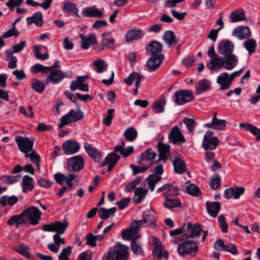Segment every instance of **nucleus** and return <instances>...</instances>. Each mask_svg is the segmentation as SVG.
<instances>
[{
  "label": "nucleus",
  "mask_w": 260,
  "mask_h": 260,
  "mask_svg": "<svg viewBox=\"0 0 260 260\" xmlns=\"http://www.w3.org/2000/svg\"><path fill=\"white\" fill-rule=\"evenodd\" d=\"M234 46L229 40H223L218 45L219 53L224 55L222 57L223 67L227 70L233 69L238 62V57L233 53Z\"/></svg>",
  "instance_id": "obj_1"
},
{
  "label": "nucleus",
  "mask_w": 260,
  "mask_h": 260,
  "mask_svg": "<svg viewBox=\"0 0 260 260\" xmlns=\"http://www.w3.org/2000/svg\"><path fill=\"white\" fill-rule=\"evenodd\" d=\"M174 243L175 244H178L177 250L180 256L190 255L194 257L198 253L199 246L196 241L188 240L182 236L180 238H175Z\"/></svg>",
  "instance_id": "obj_2"
},
{
  "label": "nucleus",
  "mask_w": 260,
  "mask_h": 260,
  "mask_svg": "<svg viewBox=\"0 0 260 260\" xmlns=\"http://www.w3.org/2000/svg\"><path fill=\"white\" fill-rule=\"evenodd\" d=\"M128 247L120 243L109 249L106 260H127L128 258Z\"/></svg>",
  "instance_id": "obj_3"
},
{
  "label": "nucleus",
  "mask_w": 260,
  "mask_h": 260,
  "mask_svg": "<svg viewBox=\"0 0 260 260\" xmlns=\"http://www.w3.org/2000/svg\"><path fill=\"white\" fill-rule=\"evenodd\" d=\"M21 214L23 218L28 221L29 223L32 225H36L41 219L42 213L37 207L30 206L27 208L23 210Z\"/></svg>",
  "instance_id": "obj_4"
},
{
  "label": "nucleus",
  "mask_w": 260,
  "mask_h": 260,
  "mask_svg": "<svg viewBox=\"0 0 260 260\" xmlns=\"http://www.w3.org/2000/svg\"><path fill=\"white\" fill-rule=\"evenodd\" d=\"M83 118L84 114L80 107H78V110L71 109L69 113L61 118L59 127H62L66 125L82 120Z\"/></svg>",
  "instance_id": "obj_5"
},
{
  "label": "nucleus",
  "mask_w": 260,
  "mask_h": 260,
  "mask_svg": "<svg viewBox=\"0 0 260 260\" xmlns=\"http://www.w3.org/2000/svg\"><path fill=\"white\" fill-rule=\"evenodd\" d=\"M207 53L211 58V59L207 63V67L210 70L215 71L223 67L222 61L223 59L216 54L214 46L210 47Z\"/></svg>",
  "instance_id": "obj_6"
},
{
  "label": "nucleus",
  "mask_w": 260,
  "mask_h": 260,
  "mask_svg": "<svg viewBox=\"0 0 260 260\" xmlns=\"http://www.w3.org/2000/svg\"><path fill=\"white\" fill-rule=\"evenodd\" d=\"M175 102L179 105H183L194 100L192 92L190 90L180 89L174 95Z\"/></svg>",
  "instance_id": "obj_7"
},
{
  "label": "nucleus",
  "mask_w": 260,
  "mask_h": 260,
  "mask_svg": "<svg viewBox=\"0 0 260 260\" xmlns=\"http://www.w3.org/2000/svg\"><path fill=\"white\" fill-rule=\"evenodd\" d=\"M152 243L154 245L152 248V253L154 259L160 260L162 257H164L166 259H168L169 252L163 248L162 244L157 237H152Z\"/></svg>",
  "instance_id": "obj_8"
},
{
  "label": "nucleus",
  "mask_w": 260,
  "mask_h": 260,
  "mask_svg": "<svg viewBox=\"0 0 260 260\" xmlns=\"http://www.w3.org/2000/svg\"><path fill=\"white\" fill-rule=\"evenodd\" d=\"M156 155V153L151 148L147 149L144 152L141 153V158L138 162V165L143 166L147 170L152 165L153 160Z\"/></svg>",
  "instance_id": "obj_9"
},
{
  "label": "nucleus",
  "mask_w": 260,
  "mask_h": 260,
  "mask_svg": "<svg viewBox=\"0 0 260 260\" xmlns=\"http://www.w3.org/2000/svg\"><path fill=\"white\" fill-rule=\"evenodd\" d=\"M15 141L17 144L19 150L26 154L32 150L34 146V139L21 136L15 137Z\"/></svg>",
  "instance_id": "obj_10"
},
{
  "label": "nucleus",
  "mask_w": 260,
  "mask_h": 260,
  "mask_svg": "<svg viewBox=\"0 0 260 260\" xmlns=\"http://www.w3.org/2000/svg\"><path fill=\"white\" fill-rule=\"evenodd\" d=\"M203 231L202 226L199 223L192 224L188 222L187 223V229L184 230L183 236L186 239L198 237Z\"/></svg>",
  "instance_id": "obj_11"
},
{
  "label": "nucleus",
  "mask_w": 260,
  "mask_h": 260,
  "mask_svg": "<svg viewBox=\"0 0 260 260\" xmlns=\"http://www.w3.org/2000/svg\"><path fill=\"white\" fill-rule=\"evenodd\" d=\"M68 167L70 171L79 172L84 168V160L81 155H76L69 158Z\"/></svg>",
  "instance_id": "obj_12"
},
{
  "label": "nucleus",
  "mask_w": 260,
  "mask_h": 260,
  "mask_svg": "<svg viewBox=\"0 0 260 260\" xmlns=\"http://www.w3.org/2000/svg\"><path fill=\"white\" fill-rule=\"evenodd\" d=\"M169 142L174 144L184 143L186 140L178 126H174L168 135Z\"/></svg>",
  "instance_id": "obj_13"
},
{
  "label": "nucleus",
  "mask_w": 260,
  "mask_h": 260,
  "mask_svg": "<svg viewBox=\"0 0 260 260\" xmlns=\"http://www.w3.org/2000/svg\"><path fill=\"white\" fill-rule=\"evenodd\" d=\"M162 45L161 43L156 41H151L146 46V51L148 55L150 56H158L165 55L162 54Z\"/></svg>",
  "instance_id": "obj_14"
},
{
  "label": "nucleus",
  "mask_w": 260,
  "mask_h": 260,
  "mask_svg": "<svg viewBox=\"0 0 260 260\" xmlns=\"http://www.w3.org/2000/svg\"><path fill=\"white\" fill-rule=\"evenodd\" d=\"M157 148L158 150V160H161L164 163H166L170 156V146L158 142L157 144Z\"/></svg>",
  "instance_id": "obj_15"
},
{
  "label": "nucleus",
  "mask_w": 260,
  "mask_h": 260,
  "mask_svg": "<svg viewBox=\"0 0 260 260\" xmlns=\"http://www.w3.org/2000/svg\"><path fill=\"white\" fill-rule=\"evenodd\" d=\"M217 113L214 112L213 118L210 122L204 124V127L212 128L216 130L221 131L225 128L226 121L223 119H219L217 118Z\"/></svg>",
  "instance_id": "obj_16"
},
{
  "label": "nucleus",
  "mask_w": 260,
  "mask_h": 260,
  "mask_svg": "<svg viewBox=\"0 0 260 260\" xmlns=\"http://www.w3.org/2000/svg\"><path fill=\"white\" fill-rule=\"evenodd\" d=\"M72 73L70 71L63 73L60 70H54L51 71L48 77L49 81H61L63 78H70Z\"/></svg>",
  "instance_id": "obj_17"
},
{
  "label": "nucleus",
  "mask_w": 260,
  "mask_h": 260,
  "mask_svg": "<svg viewBox=\"0 0 260 260\" xmlns=\"http://www.w3.org/2000/svg\"><path fill=\"white\" fill-rule=\"evenodd\" d=\"M62 148L66 154H72L79 151L80 145L76 141L70 140L63 143Z\"/></svg>",
  "instance_id": "obj_18"
},
{
  "label": "nucleus",
  "mask_w": 260,
  "mask_h": 260,
  "mask_svg": "<svg viewBox=\"0 0 260 260\" xmlns=\"http://www.w3.org/2000/svg\"><path fill=\"white\" fill-rule=\"evenodd\" d=\"M142 224L145 223L146 226L150 229H154L156 226V222L154 215L149 210L143 212V219H141Z\"/></svg>",
  "instance_id": "obj_19"
},
{
  "label": "nucleus",
  "mask_w": 260,
  "mask_h": 260,
  "mask_svg": "<svg viewBox=\"0 0 260 260\" xmlns=\"http://www.w3.org/2000/svg\"><path fill=\"white\" fill-rule=\"evenodd\" d=\"M164 59L165 55L151 56L147 61V66L150 71H155L159 67Z\"/></svg>",
  "instance_id": "obj_20"
},
{
  "label": "nucleus",
  "mask_w": 260,
  "mask_h": 260,
  "mask_svg": "<svg viewBox=\"0 0 260 260\" xmlns=\"http://www.w3.org/2000/svg\"><path fill=\"white\" fill-rule=\"evenodd\" d=\"M84 17L101 18L103 16V12L95 6L84 8L82 11Z\"/></svg>",
  "instance_id": "obj_21"
},
{
  "label": "nucleus",
  "mask_w": 260,
  "mask_h": 260,
  "mask_svg": "<svg viewBox=\"0 0 260 260\" xmlns=\"http://www.w3.org/2000/svg\"><path fill=\"white\" fill-rule=\"evenodd\" d=\"M84 148L90 157L95 161H100L102 158V154L95 147H93L92 145L89 143H85Z\"/></svg>",
  "instance_id": "obj_22"
},
{
  "label": "nucleus",
  "mask_w": 260,
  "mask_h": 260,
  "mask_svg": "<svg viewBox=\"0 0 260 260\" xmlns=\"http://www.w3.org/2000/svg\"><path fill=\"white\" fill-rule=\"evenodd\" d=\"M219 143V139L216 137H213L209 139H203L202 147L205 150H213L216 148Z\"/></svg>",
  "instance_id": "obj_23"
},
{
  "label": "nucleus",
  "mask_w": 260,
  "mask_h": 260,
  "mask_svg": "<svg viewBox=\"0 0 260 260\" xmlns=\"http://www.w3.org/2000/svg\"><path fill=\"white\" fill-rule=\"evenodd\" d=\"M206 205L208 214L213 217H216L221 209L220 202L207 201Z\"/></svg>",
  "instance_id": "obj_24"
},
{
  "label": "nucleus",
  "mask_w": 260,
  "mask_h": 260,
  "mask_svg": "<svg viewBox=\"0 0 260 260\" xmlns=\"http://www.w3.org/2000/svg\"><path fill=\"white\" fill-rule=\"evenodd\" d=\"M173 165L174 172L176 174H182L187 170L185 162L180 157L176 158L173 160Z\"/></svg>",
  "instance_id": "obj_25"
},
{
  "label": "nucleus",
  "mask_w": 260,
  "mask_h": 260,
  "mask_svg": "<svg viewBox=\"0 0 260 260\" xmlns=\"http://www.w3.org/2000/svg\"><path fill=\"white\" fill-rule=\"evenodd\" d=\"M62 10L66 14V15H75L77 18H80V16L78 14V9L76 5L72 2L64 3Z\"/></svg>",
  "instance_id": "obj_26"
},
{
  "label": "nucleus",
  "mask_w": 260,
  "mask_h": 260,
  "mask_svg": "<svg viewBox=\"0 0 260 260\" xmlns=\"http://www.w3.org/2000/svg\"><path fill=\"white\" fill-rule=\"evenodd\" d=\"M234 36L240 40L245 39L250 37L251 34L249 28L246 26H240L234 29L233 32Z\"/></svg>",
  "instance_id": "obj_27"
},
{
  "label": "nucleus",
  "mask_w": 260,
  "mask_h": 260,
  "mask_svg": "<svg viewBox=\"0 0 260 260\" xmlns=\"http://www.w3.org/2000/svg\"><path fill=\"white\" fill-rule=\"evenodd\" d=\"M26 21L28 25L34 23L37 26H42L43 25V19L42 13L41 12L35 13L31 17L26 18Z\"/></svg>",
  "instance_id": "obj_28"
},
{
  "label": "nucleus",
  "mask_w": 260,
  "mask_h": 260,
  "mask_svg": "<svg viewBox=\"0 0 260 260\" xmlns=\"http://www.w3.org/2000/svg\"><path fill=\"white\" fill-rule=\"evenodd\" d=\"M26 222V219L23 218L21 213L18 215L11 216L7 221V224L10 226L16 225V228H19L20 225L25 224Z\"/></svg>",
  "instance_id": "obj_29"
},
{
  "label": "nucleus",
  "mask_w": 260,
  "mask_h": 260,
  "mask_svg": "<svg viewBox=\"0 0 260 260\" xmlns=\"http://www.w3.org/2000/svg\"><path fill=\"white\" fill-rule=\"evenodd\" d=\"M138 234V232L133 231L129 227L122 232L121 236L123 239L132 242V240L136 241L139 238L140 236Z\"/></svg>",
  "instance_id": "obj_30"
},
{
  "label": "nucleus",
  "mask_w": 260,
  "mask_h": 260,
  "mask_svg": "<svg viewBox=\"0 0 260 260\" xmlns=\"http://www.w3.org/2000/svg\"><path fill=\"white\" fill-rule=\"evenodd\" d=\"M148 190L143 187H138L135 189V197L133 199L135 203H141L146 197Z\"/></svg>",
  "instance_id": "obj_31"
},
{
  "label": "nucleus",
  "mask_w": 260,
  "mask_h": 260,
  "mask_svg": "<svg viewBox=\"0 0 260 260\" xmlns=\"http://www.w3.org/2000/svg\"><path fill=\"white\" fill-rule=\"evenodd\" d=\"M116 212V207H112L110 209L101 208L99 210V215L101 219H107L111 216H114Z\"/></svg>",
  "instance_id": "obj_32"
},
{
  "label": "nucleus",
  "mask_w": 260,
  "mask_h": 260,
  "mask_svg": "<svg viewBox=\"0 0 260 260\" xmlns=\"http://www.w3.org/2000/svg\"><path fill=\"white\" fill-rule=\"evenodd\" d=\"M34 187L33 178L28 175H25L22 179V190L24 192L31 191Z\"/></svg>",
  "instance_id": "obj_33"
},
{
  "label": "nucleus",
  "mask_w": 260,
  "mask_h": 260,
  "mask_svg": "<svg viewBox=\"0 0 260 260\" xmlns=\"http://www.w3.org/2000/svg\"><path fill=\"white\" fill-rule=\"evenodd\" d=\"M241 127L245 128L247 131L250 132L253 135L256 136V140L260 139V129L249 123L244 122L239 124Z\"/></svg>",
  "instance_id": "obj_34"
},
{
  "label": "nucleus",
  "mask_w": 260,
  "mask_h": 260,
  "mask_svg": "<svg viewBox=\"0 0 260 260\" xmlns=\"http://www.w3.org/2000/svg\"><path fill=\"white\" fill-rule=\"evenodd\" d=\"M163 39L168 45L169 48L171 47L173 44H177L178 43L174 32L171 30L165 31Z\"/></svg>",
  "instance_id": "obj_35"
},
{
  "label": "nucleus",
  "mask_w": 260,
  "mask_h": 260,
  "mask_svg": "<svg viewBox=\"0 0 260 260\" xmlns=\"http://www.w3.org/2000/svg\"><path fill=\"white\" fill-rule=\"evenodd\" d=\"M120 156L119 155L115 153L114 152H111L105 157L104 161L100 165V167H103L108 165V163H114L116 164Z\"/></svg>",
  "instance_id": "obj_36"
},
{
  "label": "nucleus",
  "mask_w": 260,
  "mask_h": 260,
  "mask_svg": "<svg viewBox=\"0 0 260 260\" xmlns=\"http://www.w3.org/2000/svg\"><path fill=\"white\" fill-rule=\"evenodd\" d=\"M230 19L232 22L243 21L245 19V12L243 10H236L231 13Z\"/></svg>",
  "instance_id": "obj_37"
},
{
  "label": "nucleus",
  "mask_w": 260,
  "mask_h": 260,
  "mask_svg": "<svg viewBox=\"0 0 260 260\" xmlns=\"http://www.w3.org/2000/svg\"><path fill=\"white\" fill-rule=\"evenodd\" d=\"M143 35V31L141 30H131L127 32L125 35L126 41L129 42L137 40L142 37Z\"/></svg>",
  "instance_id": "obj_38"
},
{
  "label": "nucleus",
  "mask_w": 260,
  "mask_h": 260,
  "mask_svg": "<svg viewBox=\"0 0 260 260\" xmlns=\"http://www.w3.org/2000/svg\"><path fill=\"white\" fill-rule=\"evenodd\" d=\"M164 205L166 208L169 209L174 207H182L181 202L179 198L166 199V200L164 203Z\"/></svg>",
  "instance_id": "obj_39"
},
{
  "label": "nucleus",
  "mask_w": 260,
  "mask_h": 260,
  "mask_svg": "<svg viewBox=\"0 0 260 260\" xmlns=\"http://www.w3.org/2000/svg\"><path fill=\"white\" fill-rule=\"evenodd\" d=\"M96 41L95 35L92 33L89 34L87 36H86V39L82 42V48L84 49H87L91 45L94 44Z\"/></svg>",
  "instance_id": "obj_40"
},
{
  "label": "nucleus",
  "mask_w": 260,
  "mask_h": 260,
  "mask_svg": "<svg viewBox=\"0 0 260 260\" xmlns=\"http://www.w3.org/2000/svg\"><path fill=\"white\" fill-rule=\"evenodd\" d=\"M211 88L210 82H198L195 86L196 92L197 94L205 92Z\"/></svg>",
  "instance_id": "obj_41"
},
{
  "label": "nucleus",
  "mask_w": 260,
  "mask_h": 260,
  "mask_svg": "<svg viewBox=\"0 0 260 260\" xmlns=\"http://www.w3.org/2000/svg\"><path fill=\"white\" fill-rule=\"evenodd\" d=\"M54 232H56V234H63L69 226L68 222L56 221L54 223Z\"/></svg>",
  "instance_id": "obj_42"
},
{
  "label": "nucleus",
  "mask_w": 260,
  "mask_h": 260,
  "mask_svg": "<svg viewBox=\"0 0 260 260\" xmlns=\"http://www.w3.org/2000/svg\"><path fill=\"white\" fill-rule=\"evenodd\" d=\"M243 46L250 55L254 53L256 50V41L253 39H248L244 42Z\"/></svg>",
  "instance_id": "obj_43"
},
{
  "label": "nucleus",
  "mask_w": 260,
  "mask_h": 260,
  "mask_svg": "<svg viewBox=\"0 0 260 260\" xmlns=\"http://www.w3.org/2000/svg\"><path fill=\"white\" fill-rule=\"evenodd\" d=\"M166 101L164 97H161L153 105L152 109L155 113H161L165 109V105Z\"/></svg>",
  "instance_id": "obj_44"
},
{
  "label": "nucleus",
  "mask_w": 260,
  "mask_h": 260,
  "mask_svg": "<svg viewBox=\"0 0 260 260\" xmlns=\"http://www.w3.org/2000/svg\"><path fill=\"white\" fill-rule=\"evenodd\" d=\"M77 89L82 91H88L89 86L88 84L85 82H71L70 89L72 91H75Z\"/></svg>",
  "instance_id": "obj_45"
},
{
  "label": "nucleus",
  "mask_w": 260,
  "mask_h": 260,
  "mask_svg": "<svg viewBox=\"0 0 260 260\" xmlns=\"http://www.w3.org/2000/svg\"><path fill=\"white\" fill-rule=\"evenodd\" d=\"M21 178L20 175H17L16 176L11 175H4L1 179L3 183L5 184H12L19 181Z\"/></svg>",
  "instance_id": "obj_46"
},
{
  "label": "nucleus",
  "mask_w": 260,
  "mask_h": 260,
  "mask_svg": "<svg viewBox=\"0 0 260 260\" xmlns=\"http://www.w3.org/2000/svg\"><path fill=\"white\" fill-rule=\"evenodd\" d=\"M52 2V0H45L44 3L40 4L37 2L34 1V0H26V3L27 5L33 7L40 6L45 10H46L50 7Z\"/></svg>",
  "instance_id": "obj_47"
},
{
  "label": "nucleus",
  "mask_w": 260,
  "mask_h": 260,
  "mask_svg": "<svg viewBox=\"0 0 260 260\" xmlns=\"http://www.w3.org/2000/svg\"><path fill=\"white\" fill-rule=\"evenodd\" d=\"M161 177L154 175H149L147 179V182L151 191L154 189L156 184L161 179Z\"/></svg>",
  "instance_id": "obj_48"
},
{
  "label": "nucleus",
  "mask_w": 260,
  "mask_h": 260,
  "mask_svg": "<svg viewBox=\"0 0 260 260\" xmlns=\"http://www.w3.org/2000/svg\"><path fill=\"white\" fill-rule=\"evenodd\" d=\"M179 193L178 187L173 186V184H172V186L168 187L167 191L164 193V197L165 199H167L179 195Z\"/></svg>",
  "instance_id": "obj_49"
},
{
  "label": "nucleus",
  "mask_w": 260,
  "mask_h": 260,
  "mask_svg": "<svg viewBox=\"0 0 260 260\" xmlns=\"http://www.w3.org/2000/svg\"><path fill=\"white\" fill-rule=\"evenodd\" d=\"M124 135L128 141H133L137 137V132L134 127H128L125 131Z\"/></svg>",
  "instance_id": "obj_50"
},
{
  "label": "nucleus",
  "mask_w": 260,
  "mask_h": 260,
  "mask_svg": "<svg viewBox=\"0 0 260 260\" xmlns=\"http://www.w3.org/2000/svg\"><path fill=\"white\" fill-rule=\"evenodd\" d=\"M41 48L39 46L35 45L32 47V50L34 52L35 57L41 60H47L49 58V54L46 53L44 54H40Z\"/></svg>",
  "instance_id": "obj_51"
},
{
  "label": "nucleus",
  "mask_w": 260,
  "mask_h": 260,
  "mask_svg": "<svg viewBox=\"0 0 260 260\" xmlns=\"http://www.w3.org/2000/svg\"><path fill=\"white\" fill-rule=\"evenodd\" d=\"M31 72L34 73L42 72L46 73L50 71V67L44 66L42 64L37 63L31 68Z\"/></svg>",
  "instance_id": "obj_52"
},
{
  "label": "nucleus",
  "mask_w": 260,
  "mask_h": 260,
  "mask_svg": "<svg viewBox=\"0 0 260 260\" xmlns=\"http://www.w3.org/2000/svg\"><path fill=\"white\" fill-rule=\"evenodd\" d=\"M93 65L95 68V71L99 73H102L107 68V65L105 64V61L101 59L94 61Z\"/></svg>",
  "instance_id": "obj_53"
},
{
  "label": "nucleus",
  "mask_w": 260,
  "mask_h": 260,
  "mask_svg": "<svg viewBox=\"0 0 260 260\" xmlns=\"http://www.w3.org/2000/svg\"><path fill=\"white\" fill-rule=\"evenodd\" d=\"M107 35L106 32L103 33L102 36L103 37V39L102 40V44L104 46L105 48L108 49H113L114 48V44L115 42L114 39L111 38H104V37Z\"/></svg>",
  "instance_id": "obj_54"
},
{
  "label": "nucleus",
  "mask_w": 260,
  "mask_h": 260,
  "mask_svg": "<svg viewBox=\"0 0 260 260\" xmlns=\"http://www.w3.org/2000/svg\"><path fill=\"white\" fill-rule=\"evenodd\" d=\"M220 182L221 179L219 175L215 174L211 178L210 187L213 189H217L220 187Z\"/></svg>",
  "instance_id": "obj_55"
},
{
  "label": "nucleus",
  "mask_w": 260,
  "mask_h": 260,
  "mask_svg": "<svg viewBox=\"0 0 260 260\" xmlns=\"http://www.w3.org/2000/svg\"><path fill=\"white\" fill-rule=\"evenodd\" d=\"M29 247L27 245L21 244L19 245V248L16 250L18 253H20L23 256L29 259L31 258V254L28 251Z\"/></svg>",
  "instance_id": "obj_56"
},
{
  "label": "nucleus",
  "mask_w": 260,
  "mask_h": 260,
  "mask_svg": "<svg viewBox=\"0 0 260 260\" xmlns=\"http://www.w3.org/2000/svg\"><path fill=\"white\" fill-rule=\"evenodd\" d=\"M145 78L140 73L133 72L128 77L125 78L123 81H141L144 80Z\"/></svg>",
  "instance_id": "obj_57"
},
{
  "label": "nucleus",
  "mask_w": 260,
  "mask_h": 260,
  "mask_svg": "<svg viewBox=\"0 0 260 260\" xmlns=\"http://www.w3.org/2000/svg\"><path fill=\"white\" fill-rule=\"evenodd\" d=\"M186 192L190 195L198 196L201 194L200 188L194 184H190L186 187Z\"/></svg>",
  "instance_id": "obj_58"
},
{
  "label": "nucleus",
  "mask_w": 260,
  "mask_h": 260,
  "mask_svg": "<svg viewBox=\"0 0 260 260\" xmlns=\"http://www.w3.org/2000/svg\"><path fill=\"white\" fill-rule=\"evenodd\" d=\"M183 122L185 124L189 133H192L196 127L194 120L190 118H186L183 119Z\"/></svg>",
  "instance_id": "obj_59"
},
{
  "label": "nucleus",
  "mask_w": 260,
  "mask_h": 260,
  "mask_svg": "<svg viewBox=\"0 0 260 260\" xmlns=\"http://www.w3.org/2000/svg\"><path fill=\"white\" fill-rule=\"evenodd\" d=\"M114 109H110L107 110L106 116L103 119V123L107 126H110L113 119Z\"/></svg>",
  "instance_id": "obj_60"
},
{
  "label": "nucleus",
  "mask_w": 260,
  "mask_h": 260,
  "mask_svg": "<svg viewBox=\"0 0 260 260\" xmlns=\"http://www.w3.org/2000/svg\"><path fill=\"white\" fill-rule=\"evenodd\" d=\"M46 85L44 82H32L31 88L38 93H42L45 90Z\"/></svg>",
  "instance_id": "obj_61"
},
{
  "label": "nucleus",
  "mask_w": 260,
  "mask_h": 260,
  "mask_svg": "<svg viewBox=\"0 0 260 260\" xmlns=\"http://www.w3.org/2000/svg\"><path fill=\"white\" fill-rule=\"evenodd\" d=\"M72 249V247L71 246H69L67 248H64L58 256L59 260H63L64 258L69 257L71 254Z\"/></svg>",
  "instance_id": "obj_62"
},
{
  "label": "nucleus",
  "mask_w": 260,
  "mask_h": 260,
  "mask_svg": "<svg viewBox=\"0 0 260 260\" xmlns=\"http://www.w3.org/2000/svg\"><path fill=\"white\" fill-rule=\"evenodd\" d=\"M219 225L222 232L225 233L228 232V225L225 221V219L223 215H219L218 218Z\"/></svg>",
  "instance_id": "obj_63"
},
{
  "label": "nucleus",
  "mask_w": 260,
  "mask_h": 260,
  "mask_svg": "<svg viewBox=\"0 0 260 260\" xmlns=\"http://www.w3.org/2000/svg\"><path fill=\"white\" fill-rule=\"evenodd\" d=\"M86 244L91 247L96 245L95 236L92 233H89L86 236Z\"/></svg>",
  "instance_id": "obj_64"
}]
</instances>
